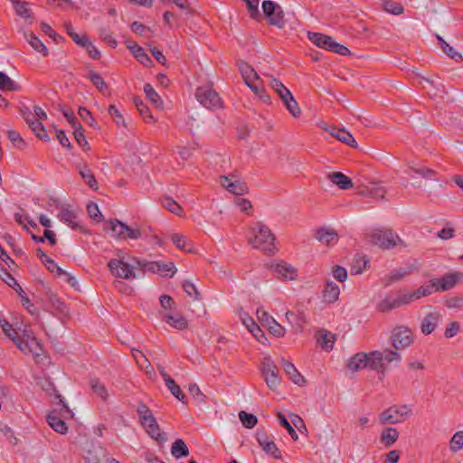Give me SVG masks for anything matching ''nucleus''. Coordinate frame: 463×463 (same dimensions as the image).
Returning a JSON list of instances; mask_svg holds the SVG:
<instances>
[{
  "label": "nucleus",
  "mask_w": 463,
  "mask_h": 463,
  "mask_svg": "<svg viewBox=\"0 0 463 463\" xmlns=\"http://www.w3.org/2000/svg\"><path fill=\"white\" fill-rule=\"evenodd\" d=\"M15 335H13V342L16 346L24 353H31L39 355V352L42 351V346L30 326H24V329L20 327L17 331H14Z\"/></svg>",
  "instance_id": "nucleus-1"
},
{
  "label": "nucleus",
  "mask_w": 463,
  "mask_h": 463,
  "mask_svg": "<svg viewBox=\"0 0 463 463\" xmlns=\"http://www.w3.org/2000/svg\"><path fill=\"white\" fill-rule=\"evenodd\" d=\"M269 86L279 96L289 113L294 118H298L301 114V109L290 90L280 80L272 76L269 77Z\"/></svg>",
  "instance_id": "nucleus-2"
},
{
  "label": "nucleus",
  "mask_w": 463,
  "mask_h": 463,
  "mask_svg": "<svg viewBox=\"0 0 463 463\" xmlns=\"http://www.w3.org/2000/svg\"><path fill=\"white\" fill-rule=\"evenodd\" d=\"M368 241L383 250H391L395 247H406V244L397 233H369Z\"/></svg>",
  "instance_id": "nucleus-3"
},
{
  "label": "nucleus",
  "mask_w": 463,
  "mask_h": 463,
  "mask_svg": "<svg viewBox=\"0 0 463 463\" xmlns=\"http://www.w3.org/2000/svg\"><path fill=\"white\" fill-rule=\"evenodd\" d=\"M247 240L254 249L265 253L274 254L278 250L274 233H249Z\"/></svg>",
  "instance_id": "nucleus-4"
},
{
  "label": "nucleus",
  "mask_w": 463,
  "mask_h": 463,
  "mask_svg": "<svg viewBox=\"0 0 463 463\" xmlns=\"http://www.w3.org/2000/svg\"><path fill=\"white\" fill-rule=\"evenodd\" d=\"M411 414L407 405H393L384 410L379 416L381 424H396L404 421Z\"/></svg>",
  "instance_id": "nucleus-5"
},
{
  "label": "nucleus",
  "mask_w": 463,
  "mask_h": 463,
  "mask_svg": "<svg viewBox=\"0 0 463 463\" xmlns=\"http://www.w3.org/2000/svg\"><path fill=\"white\" fill-rule=\"evenodd\" d=\"M371 355L373 359L371 362V369L381 373L383 376L384 375L388 364L401 360V354L397 351L392 350H387L384 353L373 351L371 352Z\"/></svg>",
  "instance_id": "nucleus-6"
},
{
  "label": "nucleus",
  "mask_w": 463,
  "mask_h": 463,
  "mask_svg": "<svg viewBox=\"0 0 463 463\" xmlns=\"http://www.w3.org/2000/svg\"><path fill=\"white\" fill-rule=\"evenodd\" d=\"M219 182L225 190L232 194L243 195L249 192L247 184L241 178L237 172H232L228 175H221Z\"/></svg>",
  "instance_id": "nucleus-7"
},
{
  "label": "nucleus",
  "mask_w": 463,
  "mask_h": 463,
  "mask_svg": "<svg viewBox=\"0 0 463 463\" xmlns=\"http://www.w3.org/2000/svg\"><path fill=\"white\" fill-rule=\"evenodd\" d=\"M262 11L270 25L279 29L285 26V14L279 5L270 0H264L262 2Z\"/></svg>",
  "instance_id": "nucleus-8"
},
{
  "label": "nucleus",
  "mask_w": 463,
  "mask_h": 463,
  "mask_svg": "<svg viewBox=\"0 0 463 463\" xmlns=\"http://www.w3.org/2000/svg\"><path fill=\"white\" fill-rule=\"evenodd\" d=\"M57 219L66 224L71 230H82L81 221L80 218V211L70 203L56 213Z\"/></svg>",
  "instance_id": "nucleus-9"
},
{
  "label": "nucleus",
  "mask_w": 463,
  "mask_h": 463,
  "mask_svg": "<svg viewBox=\"0 0 463 463\" xmlns=\"http://www.w3.org/2000/svg\"><path fill=\"white\" fill-rule=\"evenodd\" d=\"M260 370L268 387L275 391L280 383V378L279 376V368L269 356L263 358Z\"/></svg>",
  "instance_id": "nucleus-10"
},
{
  "label": "nucleus",
  "mask_w": 463,
  "mask_h": 463,
  "mask_svg": "<svg viewBox=\"0 0 463 463\" xmlns=\"http://www.w3.org/2000/svg\"><path fill=\"white\" fill-rule=\"evenodd\" d=\"M195 97L206 109H214L222 107V100L218 93L210 87H199L196 90Z\"/></svg>",
  "instance_id": "nucleus-11"
},
{
  "label": "nucleus",
  "mask_w": 463,
  "mask_h": 463,
  "mask_svg": "<svg viewBox=\"0 0 463 463\" xmlns=\"http://www.w3.org/2000/svg\"><path fill=\"white\" fill-rule=\"evenodd\" d=\"M413 342L412 333L406 326H396L392 332V344L396 350L410 346Z\"/></svg>",
  "instance_id": "nucleus-12"
},
{
  "label": "nucleus",
  "mask_w": 463,
  "mask_h": 463,
  "mask_svg": "<svg viewBox=\"0 0 463 463\" xmlns=\"http://www.w3.org/2000/svg\"><path fill=\"white\" fill-rule=\"evenodd\" d=\"M269 268L278 279L295 280L298 277V269L285 261L272 262Z\"/></svg>",
  "instance_id": "nucleus-13"
},
{
  "label": "nucleus",
  "mask_w": 463,
  "mask_h": 463,
  "mask_svg": "<svg viewBox=\"0 0 463 463\" xmlns=\"http://www.w3.org/2000/svg\"><path fill=\"white\" fill-rule=\"evenodd\" d=\"M111 273L118 278L130 279L136 277L133 267L119 259H112L108 264Z\"/></svg>",
  "instance_id": "nucleus-14"
},
{
  "label": "nucleus",
  "mask_w": 463,
  "mask_h": 463,
  "mask_svg": "<svg viewBox=\"0 0 463 463\" xmlns=\"http://www.w3.org/2000/svg\"><path fill=\"white\" fill-rule=\"evenodd\" d=\"M372 360L371 353H357L348 360L346 366L351 372H358L367 367L371 369Z\"/></svg>",
  "instance_id": "nucleus-15"
},
{
  "label": "nucleus",
  "mask_w": 463,
  "mask_h": 463,
  "mask_svg": "<svg viewBox=\"0 0 463 463\" xmlns=\"http://www.w3.org/2000/svg\"><path fill=\"white\" fill-rule=\"evenodd\" d=\"M256 439L266 453L271 455L276 459L281 458L280 450L278 449L274 441L269 439L266 431L258 430L256 433Z\"/></svg>",
  "instance_id": "nucleus-16"
},
{
  "label": "nucleus",
  "mask_w": 463,
  "mask_h": 463,
  "mask_svg": "<svg viewBox=\"0 0 463 463\" xmlns=\"http://www.w3.org/2000/svg\"><path fill=\"white\" fill-rule=\"evenodd\" d=\"M441 314L439 311H433L426 314L420 323V331L422 334L428 335L435 331L439 321Z\"/></svg>",
  "instance_id": "nucleus-17"
},
{
  "label": "nucleus",
  "mask_w": 463,
  "mask_h": 463,
  "mask_svg": "<svg viewBox=\"0 0 463 463\" xmlns=\"http://www.w3.org/2000/svg\"><path fill=\"white\" fill-rule=\"evenodd\" d=\"M433 282L435 283V291H447L449 289L453 288L458 283V274L457 273H449L445 274L440 279H433Z\"/></svg>",
  "instance_id": "nucleus-18"
},
{
  "label": "nucleus",
  "mask_w": 463,
  "mask_h": 463,
  "mask_svg": "<svg viewBox=\"0 0 463 463\" xmlns=\"http://www.w3.org/2000/svg\"><path fill=\"white\" fill-rule=\"evenodd\" d=\"M103 229L105 232H117L118 229V232H139L140 230H145L146 228L142 226H128L118 219H111L108 222H105Z\"/></svg>",
  "instance_id": "nucleus-19"
},
{
  "label": "nucleus",
  "mask_w": 463,
  "mask_h": 463,
  "mask_svg": "<svg viewBox=\"0 0 463 463\" xmlns=\"http://www.w3.org/2000/svg\"><path fill=\"white\" fill-rule=\"evenodd\" d=\"M328 131L332 137L346 144L347 146L354 148L358 146V144L353 135L345 128H337L335 127H332Z\"/></svg>",
  "instance_id": "nucleus-20"
},
{
  "label": "nucleus",
  "mask_w": 463,
  "mask_h": 463,
  "mask_svg": "<svg viewBox=\"0 0 463 463\" xmlns=\"http://www.w3.org/2000/svg\"><path fill=\"white\" fill-rule=\"evenodd\" d=\"M281 366L295 384L302 386L306 383L304 376L298 371L292 363L283 358L281 360Z\"/></svg>",
  "instance_id": "nucleus-21"
},
{
  "label": "nucleus",
  "mask_w": 463,
  "mask_h": 463,
  "mask_svg": "<svg viewBox=\"0 0 463 463\" xmlns=\"http://www.w3.org/2000/svg\"><path fill=\"white\" fill-rule=\"evenodd\" d=\"M83 457L87 463H100L105 457V449L99 445L90 444Z\"/></svg>",
  "instance_id": "nucleus-22"
},
{
  "label": "nucleus",
  "mask_w": 463,
  "mask_h": 463,
  "mask_svg": "<svg viewBox=\"0 0 463 463\" xmlns=\"http://www.w3.org/2000/svg\"><path fill=\"white\" fill-rule=\"evenodd\" d=\"M414 269L415 267L413 265H411L408 268H399L393 269L390 274L384 277V285L390 286L394 282L402 280L405 276L410 275Z\"/></svg>",
  "instance_id": "nucleus-23"
},
{
  "label": "nucleus",
  "mask_w": 463,
  "mask_h": 463,
  "mask_svg": "<svg viewBox=\"0 0 463 463\" xmlns=\"http://www.w3.org/2000/svg\"><path fill=\"white\" fill-rule=\"evenodd\" d=\"M237 66L241 74V77L244 80L245 84L260 80L259 75L253 67L244 61H239L237 62Z\"/></svg>",
  "instance_id": "nucleus-24"
},
{
  "label": "nucleus",
  "mask_w": 463,
  "mask_h": 463,
  "mask_svg": "<svg viewBox=\"0 0 463 463\" xmlns=\"http://www.w3.org/2000/svg\"><path fill=\"white\" fill-rule=\"evenodd\" d=\"M163 320L177 330H184L188 326L187 319L180 314H165L163 316Z\"/></svg>",
  "instance_id": "nucleus-25"
},
{
  "label": "nucleus",
  "mask_w": 463,
  "mask_h": 463,
  "mask_svg": "<svg viewBox=\"0 0 463 463\" xmlns=\"http://www.w3.org/2000/svg\"><path fill=\"white\" fill-rule=\"evenodd\" d=\"M327 177L334 184L343 190H347L353 187L352 179L341 172L330 173Z\"/></svg>",
  "instance_id": "nucleus-26"
},
{
  "label": "nucleus",
  "mask_w": 463,
  "mask_h": 463,
  "mask_svg": "<svg viewBox=\"0 0 463 463\" xmlns=\"http://www.w3.org/2000/svg\"><path fill=\"white\" fill-rule=\"evenodd\" d=\"M370 260L365 255L356 254L353 259L351 265V274H362L369 266Z\"/></svg>",
  "instance_id": "nucleus-27"
},
{
  "label": "nucleus",
  "mask_w": 463,
  "mask_h": 463,
  "mask_svg": "<svg viewBox=\"0 0 463 463\" xmlns=\"http://www.w3.org/2000/svg\"><path fill=\"white\" fill-rule=\"evenodd\" d=\"M46 420L50 427L56 432L61 434L67 432L68 428L65 421L58 417L55 411L50 412L46 417Z\"/></svg>",
  "instance_id": "nucleus-28"
},
{
  "label": "nucleus",
  "mask_w": 463,
  "mask_h": 463,
  "mask_svg": "<svg viewBox=\"0 0 463 463\" xmlns=\"http://www.w3.org/2000/svg\"><path fill=\"white\" fill-rule=\"evenodd\" d=\"M308 39L317 47L329 51L333 38L320 33H308Z\"/></svg>",
  "instance_id": "nucleus-29"
},
{
  "label": "nucleus",
  "mask_w": 463,
  "mask_h": 463,
  "mask_svg": "<svg viewBox=\"0 0 463 463\" xmlns=\"http://www.w3.org/2000/svg\"><path fill=\"white\" fill-rule=\"evenodd\" d=\"M24 37L33 50L42 53L43 56L48 55V49L43 43L33 33H24Z\"/></svg>",
  "instance_id": "nucleus-30"
},
{
  "label": "nucleus",
  "mask_w": 463,
  "mask_h": 463,
  "mask_svg": "<svg viewBox=\"0 0 463 463\" xmlns=\"http://www.w3.org/2000/svg\"><path fill=\"white\" fill-rule=\"evenodd\" d=\"M25 121L28 124L31 130L41 139L48 140L49 137L46 132L44 126L38 120L33 118H25Z\"/></svg>",
  "instance_id": "nucleus-31"
},
{
  "label": "nucleus",
  "mask_w": 463,
  "mask_h": 463,
  "mask_svg": "<svg viewBox=\"0 0 463 463\" xmlns=\"http://www.w3.org/2000/svg\"><path fill=\"white\" fill-rule=\"evenodd\" d=\"M405 173L411 178L413 177V174H417L425 179H432L433 175H435V171L430 168L425 166H417L411 164L408 165Z\"/></svg>",
  "instance_id": "nucleus-32"
},
{
  "label": "nucleus",
  "mask_w": 463,
  "mask_h": 463,
  "mask_svg": "<svg viewBox=\"0 0 463 463\" xmlns=\"http://www.w3.org/2000/svg\"><path fill=\"white\" fill-rule=\"evenodd\" d=\"M335 341V335L331 332L322 330L318 333L317 343L326 350L330 351Z\"/></svg>",
  "instance_id": "nucleus-33"
},
{
  "label": "nucleus",
  "mask_w": 463,
  "mask_h": 463,
  "mask_svg": "<svg viewBox=\"0 0 463 463\" xmlns=\"http://www.w3.org/2000/svg\"><path fill=\"white\" fill-rule=\"evenodd\" d=\"M128 48L132 52L134 56L138 60L140 63L144 66L149 67L153 61L151 58L145 52L144 49L137 44L128 45Z\"/></svg>",
  "instance_id": "nucleus-34"
},
{
  "label": "nucleus",
  "mask_w": 463,
  "mask_h": 463,
  "mask_svg": "<svg viewBox=\"0 0 463 463\" xmlns=\"http://www.w3.org/2000/svg\"><path fill=\"white\" fill-rule=\"evenodd\" d=\"M436 38L439 42L440 49L444 53L457 61L463 60L462 55L456 52L453 47H451L440 35L437 34Z\"/></svg>",
  "instance_id": "nucleus-35"
},
{
  "label": "nucleus",
  "mask_w": 463,
  "mask_h": 463,
  "mask_svg": "<svg viewBox=\"0 0 463 463\" xmlns=\"http://www.w3.org/2000/svg\"><path fill=\"white\" fill-rule=\"evenodd\" d=\"M340 293L339 287L333 281H328L326 284L324 290V298L329 302L334 303L338 299Z\"/></svg>",
  "instance_id": "nucleus-36"
},
{
  "label": "nucleus",
  "mask_w": 463,
  "mask_h": 463,
  "mask_svg": "<svg viewBox=\"0 0 463 463\" xmlns=\"http://www.w3.org/2000/svg\"><path fill=\"white\" fill-rule=\"evenodd\" d=\"M171 453L175 458H180L189 455V449L183 439H178L173 443Z\"/></svg>",
  "instance_id": "nucleus-37"
},
{
  "label": "nucleus",
  "mask_w": 463,
  "mask_h": 463,
  "mask_svg": "<svg viewBox=\"0 0 463 463\" xmlns=\"http://www.w3.org/2000/svg\"><path fill=\"white\" fill-rule=\"evenodd\" d=\"M171 240L178 249L186 250L188 252L194 251L192 243L187 240V238L184 235L179 233H173L171 236Z\"/></svg>",
  "instance_id": "nucleus-38"
},
{
  "label": "nucleus",
  "mask_w": 463,
  "mask_h": 463,
  "mask_svg": "<svg viewBox=\"0 0 463 463\" xmlns=\"http://www.w3.org/2000/svg\"><path fill=\"white\" fill-rule=\"evenodd\" d=\"M399 438V432L394 428H386L382 431L381 439L385 447H391Z\"/></svg>",
  "instance_id": "nucleus-39"
},
{
  "label": "nucleus",
  "mask_w": 463,
  "mask_h": 463,
  "mask_svg": "<svg viewBox=\"0 0 463 463\" xmlns=\"http://www.w3.org/2000/svg\"><path fill=\"white\" fill-rule=\"evenodd\" d=\"M0 90L19 91L21 90V86L9 78L5 73L0 71Z\"/></svg>",
  "instance_id": "nucleus-40"
},
{
  "label": "nucleus",
  "mask_w": 463,
  "mask_h": 463,
  "mask_svg": "<svg viewBox=\"0 0 463 463\" xmlns=\"http://www.w3.org/2000/svg\"><path fill=\"white\" fill-rule=\"evenodd\" d=\"M134 103L137 110L139 111V114L142 116V118L146 123L155 122L154 117L149 108L143 102V100L140 98H135Z\"/></svg>",
  "instance_id": "nucleus-41"
},
{
  "label": "nucleus",
  "mask_w": 463,
  "mask_h": 463,
  "mask_svg": "<svg viewBox=\"0 0 463 463\" xmlns=\"http://www.w3.org/2000/svg\"><path fill=\"white\" fill-rule=\"evenodd\" d=\"M87 78L101 93L106 94L109 92L107 83L104 81L99 73L96 71H90L87 75Z\"/></svg>",
  "instance_id": "nucleus-42"
},
{
  "label": "nucleus",
  "mask_w": 463,
  "mask_h": 463,
  "mask_svg": "<svg viewBox=\"0 0 463 463\" xmlns=\"http://www.w3.org/2000/svg\"><path fill=\"white\" fill-rule=\"evenodd\" d=\"M80 175L84 182L89 185L90 188L93 190H98L99 184L98 182L90 169H89L86 165L80 169Z\"/></svg>",
  "instance_id": "nucleus-43"
},
{
  "label": "nucleus",
  "mask_w": 463,
  "mask_h": 463,
  "mask_svg": "<svg viewBox=\"0 0 463 463\" xmlns=\"http://www.w3.org/2000/svg\"><path fill=\"white\" fill-rule=\"evenodd\" d=\"M165 385L170 392L181 402L186 403V396L183 393L179 385L176 384L173 378L166 379Z\"/></svg>",
  "instance_id": "nucleus-44"
},
{
  "label": "nucleus",
  "mask_w": 463,
  "mask_h": 463,
  "mask_svg": "<svg viewBox=\"0 0 463 463\" xmlns=\"http://www.w3.org/2000/svg\"><path fill=\"white\" fill-rule=\"evenodd\" d=\"M146 433L155 440L159 443H164L166 440L165 434L161 431L157 422L145 428Z\"/></svg>",
  "instance_id": "nucleus-45"
},
{
  "label": "nucleus",
  "mask_w": 463,
  "mask_h": 463,
  "mask_svg": "<svg viewBox=\"0 0 463 463\" xmlns=\"http://www.w3.org/2000/svg\"><path fill=\"white\" fill-rule=\"evenodd\" d=\"M435 291V283L433 279L430 280L428 284L420 286L415 291L412 292V297H414L415 300L420 299L422 297H427L431 295Z\"/></svg>",
  "instance_id": "nucleus-46"
},
{
  "label": "nucleus",
  "mask_w": 463,
  "mask_h": 463,
  "mask_svg": "<svg viewBox=\"0 0 463 463\" xmlns=\"http://www.w3.org/2000/svg\"><path fill=\"white\" fill-rule=\"evenodd\" d=\"M161 204L165 209L174 214L181 215L183 213V208L181 205L171 197H163L161 200Z\"/></svg>",
  "instance_id": "nucleus-47"
},
{
  "label": "nucleus",
  "mask_w": 463,
  "mask_h": 463,
  "mask_svg": "<svg viewBox=\"0 0 463 463\" xmlns=\"http://www.w3.org/2000/svg\"><path fill=\"white\" fill-rule=\"evenodd\" d=\"M144 92L146 98L156 107L161 108L163 106V100L161 99L158 93L155 90L151 84L146 83L144 86Z\"/></svg>",
  "instance_id": "nucleus-48"
},
{
  "label": "nucleus",
  "mask_w": 463,
  "mask_h": 463,
  "mask_svg": "<svg viewBox=\"0 0 463 463\" xmlns=\"http://www.w3.org/2000/svg\"><path fill=\"white\" fill-rule=\"evenodd\" d=\"M90 387L92 392L99 396L102 401H107L109 393L107 388L98 379L90 380Z\"/></svg>",
  "instance_id": "nucleus-49"
},
{
  "label": "nucleus",
  "mask_w": 463,
  "mask_h": 463,
  "mask_svg": "<svg viewBox=\"0 0 463 463\" xmlns=\"http://www.w3.org/2000/svg\"><path fill=\"white\" fill-rule=\"evenodd\" d=\"M66 203H67L61 202L59 198L52 195L46 201L45 209L52 213L55 212L59 213Z\"/></svg>",
  "instance_id": "nucleus-50"
},
{
  "label": "nucleus",
  "mask_w": 463,
  "mask_h": 463,
  "mask_svg": "<svg viewBox=\"0 0 463 463\" xmlns=\"http://www.w3.org/2000/svg\"><path fill=\"white\" fill-rule=\"evenodd\" d=\"M137 267L143 272L149 271L157 274V268L160 267L159 261H146L144 260H136Z\"/></svg>",
  "instance_id": "nucleus-51"
},
{
  "label": "nucleus",
  "mask_w": 463,
  "mask_h": 463,
  "mask_svg": "<svg viewBox=\"0 0 463 463\" xmlns=\"http://www.w3.org/2000/svg\"><path fill=\"white\" fill-rule=\"evenodd\" d=\"M383 7L387 13L395 15L402 14L404 11V8L401 4L392 0L383 1Z\"/></svg>",
  "instance_id": "nucleus-52"
},
{
  "label": "nucleus",
  "mask_w": 463,
  "mask_h": 463,
  "mask_svg": "<svg viewBox=\"0 0 463 463\" xmlns=\"http://www.w3.org/2000/svg\"><path fill=\"white\" fill-rule=\"evenodd\" d=\"M250 320L251 327H250V325L247 324L245 320L243 321V323L250 328V331L260 343L265 344L266 341L268 340L265 334L252 319Z\"/></svg>",
  "instance_id": "nucleus-53"
},
{
  "label": "nucleus",
  "mask_w": 463,
  "mask_h": 463,
  "mask_svg": "<svg viewBox=\"0 0 463 463\" xmlns=\"http://www.w3.org/2000/svg\"><path fill=\"white\" fill-rule=\"evenodd\" d=\"M15 12L18 15L23 18H29L31 16V11L27 7L28 4L26 2H20L19 0H12Z\"/></svg>",
  "instance_id": "nucleus-54"
},
{
  "label": "nucleus",
  "mask_w": 463,
  "mask_h": 463,
  "mask_svg": "<svg viewBox=\"0 0 463 463\" xmlns=\"http://www.w3.org/2000/svg\"><path fill=\"white\" fill-rule=\"evenodd\" d=\"M316 239L326 246H332L338 241V233H317Z\"/></svg>",
  "instance_id": "nucleus-55"
},
{
  "label": "nucleus",
  "mask_w": 463,
  "mask_h": 463,
  "mask_svg": "<svg viewBox=\"0 0 463 463\" xmlns=\"http://www.w3.org/2000/svg\"><path fill=\"white\" fill-rule=\"evenodd\" d=\"M239 418L245 428L251 429L257 424V417L251 413H247L241 411L239 413Z\"/></svg>",
  "instance_id": "nucleus-56"
},
{
  "label": "nucleus",
  "mask_w": 463,
  "mask_h": 463,
  "mask_svg": "<svg viewBox=\"0 0 463 463\" xmlns=\"http://www.w3.org/2000/svg\"><path fill=\"white\" fill-rule=\"evenodd\" d=\"M87 213L90 219L94 220L95 222H101L103 220V215L100 213L99 206L97 203L93 202H90L87 204Z\"/></svg>",
  "instance_id": "nucleus-57"
},
{
  "label": "nucleus",
  "mask_w": 463,
  "mask_h": 463,
  "mask_svg": "<svg viewBox=\"0 0 463 463\" xmlns=\"http://www.w3.org/2000/svg\"><path fill=\"white\" fill-rule=\"evenodd\" d=\"M401 306H402V304L400 303L399 299L396 298L393 299H389V298L383 299V301H381L379 303L378 307L382 312H386V311L400 307Z\"/></svg>",
  "instance_id": "nucleus-58"
},
{
  "label": "nucleus",
  "mask_w": 463,
  "mask_h": 463,
  "mask_svg": "<svg viewBox=\"0 0 463 463\" xmlns=\"http://www.w3.org/2000/svg\"><path fill=\"white\" fill-rule=\"evenodd\" d=\"M160 267L157 268V274L161 276H166L168 272H170V277H173L176 272V268L175 264L171 261L169 262H162L159 261Z\"/></svg>",
  "instance_id": "nucleus-59"
},
{
  "label": "nucleus",
  "mask_w": 463,
  "mask_h": 463,
  "mask_svg": "<svg viewBox=\"0 0 463 463\" xmlns=\"http://www.w3.org/2000/svg\"><path fill=\"white\" fill-rule=\"evenodd\" d=\"M243 1L247 5V8H248L250 17L255 20H259L260 17V13L259 10L260 0H243Z\"/></svg>",
  "instance_id": "nucleus-60"
},
{
  "label": "nucleus",
  "mask_w": 463,
  "mask_h": 463,
  "mask_svg": "<svg viewBox=\"0 0 463 463\" xmlns=\"http://www.w3.org/2000/svg\"><path fill=\"white\" fill-rule=\"evenodd\" d=\"M449 448L457 452L463 448V431L456 432L450 439Z\"/></svg>",
  "instance_id": "nucleus-61"
},
{
  "label": "nucleus",
  "mask_w": 463,
  "mask_h": 463,
  "mask_svg": "<svg viewBox=\"0 0 463 463\" xmlns=\"http://www.w3.org/2000/svg\"><path fill=\"white\" fill-rule=\"evenodd\" d=\"M183 288L185 291V293L194 300L199 299L200 293L194 283H192L189 280H185L183 282Z\"/></svg>",
  "instance_id": "nucleus-62"
},
{
  "label": "nucleus",
  "mask_w": 463,
  "mask_h": 463,
  "mask_svg": "<svg viewBox=\"0 0 463 463\" xmlns=\"http://www.w3.org/2000/svg\"><path fill=\"white\" fill-rule=\"evenodd\" d=\"M108 112L118 126L126 127L124 118L115 105H110Z\"/></svg>",
  "instance_id": "nucleus-63"
},
{
  "label": "nucleus",
  "mask_w": 463,
  "mask_h": 463,
  "mask_svg": "<svg viewBox=\"0 0 463 463\" xmlns=\"http://www.w3.org/2000/svg\"><path fill=\"white\" fill-rule=\"evenodd\" d=\"M445 306L448 308L463 309V296H453L447 298Z\"/></svg>",
  "instance_id": "nucleus-64"
}]
</instances>
